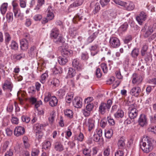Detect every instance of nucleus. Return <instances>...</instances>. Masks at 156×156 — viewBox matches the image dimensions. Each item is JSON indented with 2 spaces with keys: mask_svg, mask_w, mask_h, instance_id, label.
<instances>
[{
  "mask_svg": "<svg viewBox=\"0 0 156 156\" xmlns=\"http://www.w3.org/2000/svg\"><path fill=\"white\" fill-rule=\"evenodd\" d=\"M98 49V46L97 44H95L91 46L90 48L91 55L94 56L98 54L99 51Z\"/></svg>",
  "mask_w": 156,
  "mask_h": 156,
  "instance_id": "5701e85b",
  "label": "nucleus"
},
{
  "mask_svg": "<svg viewBox=\"0 0 156 156\" xmlns=\"http://www.w3.org/2000/svg\"><path fill=\"white\" fill-rule=\"evenodd\" d=\"M141 91V89L139 87H133L130 90V94L136 97H138Z\"/></svg>",
  "mask_w": 156,
  "mask_h": 156,
  "instance_id": "6ab92c4d",
  "label": "nucleus"
},
{
  "mask_svg": "<svg viewBox=\"0 0 156 156\" xmlns=\"http://www.w3.org/2000/svg\"><path fill=\"white\" fill-rule=\"evenodd\" d=\"M110 0H101L100 3L102 6H104L108 4Z\"/></svg>",
  "mask_w": 156,
  "mask_h": 156,
  "instance_id": "338daca9",
  "label": "nucleus"
},
{
  "mask_svg": "<svg viewBox=\"0 0 156 156\" xmlns=\"http://www.w3.org/2000/svg\"><path fill=\"white\" fill-rule=\"evenodd\" d=\"M146 14L144 12H142L139 16L136 17V19L138 23L141 25L143 22L146 20Z\"/></svg>",
  "mask_w": 156,
  "mask_h": 156,
  "instance_id": "dca6fc26",
  "label": "nucleus"
},
{
  "mask_svg": "<svg viewBox=\"0 0 156 156\" xmlns=\"http://www.w3.org/2000/svg\"><path fill=\"white\" fill-rule=\"evenodd\" d=\"M82 59L84 60H87L89 58L88 54L87 52L82 53L81 55Z\"/></svg>",
  "mask_w": 156,
  "mask_h": 156,
  "instance_id": "09e8293b",
  "label": "nucleus"
},
{
  "mask_svg": "<svg viewBox=\"0 0 156 156\" xmlns=\"http://www.w3.org/2000/svg\"><path fill=\"white\" fill-rule=\"evenodd\" d=\"M147 49V45H144L143 46L141 50V54L142 56H144L145 55Z\"/></svg>",
  "mask_w": 156,
  "mask_h": 156,
  "instance_id": "603ef678",
  "label": "nucleus"
},
{
  "mask_svg": "<svg viewBox=\"0 0 156 156\" xmlns=\"http://www.w3.org/2000/svg\"><path fill=\"white\" fill-rule=\"evenodd\" d=\"M132 83L133 84L138 85L140 83L142 80V78L140 75L134 73L132 76Z\"/></svg>",
  "mask_w": 156,
  "mask_h": 156,
  "instance_id": "9d476101",
  "label": "nucleus"
},
{
  "mask_svg": "<svg viewBox=\"0 0 156 156\" xmlns=\"http://www.w3.org/2000/svg\"><path fill=\"white\" fill-rule=\"evenodd\" d=\"M42 18V15L41 14H37L35 15L33 17V19L36 21H39Z\"/></svg>",
  "mask_w": 156,
  "mask_h": 156,
  "instance_id": "de8ad7c7",
  "label": "nucleus"
},
{
  "mask_svg": "<svg viewBox=\"0 0 156 156\" xmlns=\"http://www.w3.org/2000/svg\"><path fill=\"white\" fill-rule=\"evenodd\" d=\"M59 80L57 79H53V80L51 82V83L54 86H57L58 85L59 83Z\"/></svg>",
  "mask_w": 156,
  "mask_h": 156,
  "instance_id": "5fc2aeb1",
  "label": "nucleus"
},
{
  "mask_svg": "<svg viewBox=\"0 0 156 156\" xmlns=\"http://www.w3.org/2000/svg\"><path fill=\"white\" fill-rule=\"evenodd\" d=\"M90 112L88 110H87L86 108H85L82 110V112L84 116L86 117L90 115Z\"/></svg>",
  "mask_w": 156,
  "mask_h": 156,
  "instance_id": "6e6d98bb",
  "label": "nucleus"
},
{
  "mask_svg": "<svg viewBox=\"0 0 156 156\" xmlns=\"http://www.w3.org/2000/svg\"><path fill=\"white\" fill-rule=\"evenodd\" d=\"M93 30H90L89 34L90 36L87 39V41L89 43H91L97 37L98 34V31L95 27L92 28Z\"/></svg>",
  "mask_w": 156,
  "mask_h": 156,
  "instance_id": "0eeeda50",
  "label": "nucleus"
},
{
  "mask_svg": "<svg viewBox=\"0 0 156 156\" xmlns=\"http://www.w3.org/2000/svg\"><path fill=\"white\" fill-rule=\"evenodd\" d=\"M59 31L57 28L53 29L51 31L50 36L53 38V41L56 43H64L65 39L61 35H59Z\"/></svg>",
  "mask_w": 156,
  "mask_h": 156,
  "instance_id": "7ed1b4c3",
  "label": "nucleus"
},
{
  "mask_svg": "<svg viewBox=\"0 0 156 156\" xmlns=\"http://www.w3.org/2000/svg\"><path fill=\"white\" fill-rule=\"evenodd\" d=\"M24 133L25 129L24 128L21 126L16 127L14 131V135L17 136L23 135Z\"/></svg>",
  "mask_w": 156,
  "mask_h": 156,
  "instance_id": "ddd939ff",
  "label": "nucleus"
},
{
  "mask_svg": "<svg viewBox=\"0 0 156 156\" xmlns=\"http://www.w3.org/2000/svg\"><path fill=\"white\" fill-rule=\"evenodd\" d=\"M101 66L104 73H107L108 71L107 65L105 63H103L101 64Z\"/></svg>",
  "mask_w": 156,
  "mask_h": 156,
  "instance_id": "a18cd8bd",
  "label": "nucleus"
},
{
  "mask_svg": "<svg viewBox=\"0 0 156 156\" xmlns=\"http://www.w3.org/2000/svg\"><path fill=\"white\" fill-rule=\"evenodd\" d=\"M155 144L156 141L153 138L145 136L141 143V148L144 152L147 153L152 151Z\"/></svg>",
  "mask_w": 156,
  "mask_h": 156,
  "instance_id": "f257e3e1",
  "label": "nucleus"
},
{
  "mask_svg": "<svg viewBox=\"0 0 156 156\" xmlns=\"http://www.w3.org/2000/svg\"><path fill=\"white\" fill-rule=\"evenodd\" d=\"M139 125L142 127L146 126L147 124V119L146 115L144 114H141L138 120Z\"/></svg>",
  "mask_w": 156,
  "mask_h": 156,
  "instance_id": "1a4fd4ad",
  "label": "nucleus"
},
{
  "mask_svg": "<svg viewBox=\"0 0 156 156\" xmlns=\"http://www.w3.org/2000/svg\"><path fill=\"white\" fill-rule=\"evenodd\" d=\"M84 138V136L82 133H80L79 134L75 137V140L78 141L82 142Z\"/></svg>",
  "mask_w": 156,
  "mask_h": 156,
  "instance_id": "49530a36",
  "label": "nucleus"
},
{
  "mask_svg": "<svg viewBox=\"0 0 156 156\" xmlns=\"http://www.w3.org/2000/svg\"><path fill=\"white\" fill-rule=\"evenodd\" d=\"M107 119L108 123L109 125L113 126L115 124V121L113 119L111 118L110 117H108Z\"/></svg>",
  "mask_w": 156,
  "mask_h": 156,
  "instance_id": "4d7b16f0",
  "label": "nucleus"
},
{
  "mask_svg": "<svg viewBox=\"0 0 156 156\" xmlns=\"http://www.w3.org/2000/svg\"><path fill=\"white\" fill-rule=\"evenodd\" d=\"M13 12L14 14V16L15 18L20 19L23 20V13H22L20 10L18 8L14 9H13Z\"/></svg>",
  "mask_w": 156,
  "mask_h": 156,
  "instance_id": "aec40b11",
  "label": "nucleus"
},
{
  "mask_svg": "<svg viewBox=\"0 0 156 156\" xmlns=\"http://www.w3.org/2000/svg\"><path fill=\"white\" fill-rule=\"evenodd\" d=\"M54 148L57 151L61 152L64 150L62 144L60 142H56L55 144Z\"/></svg>",
  "mask_w": 156,
  "mask_h": 156,
  "instance_id": "b1692460",
  "label": "nucleus"
},
{
  "mask_svg": "<svg viewBox=\"0 0 156 156\" xmlns=\"http://www.w3.org/2000/svg\"><path fill=\"white\" fill-rule=\"evenodd\" d=\"M48 76V72L47 71H46L45 73H43L41 76V79H40V82L41 83H44Z\"/></svg>",
  "mask_w": 156,
  "mask_h": 156,
  "instance_id": "c9c22d12",
  "label": "nucleus"
},
{
  "mask_svg": "<svg viewBox=\"0 0 156 156\" xmlns=\"http://www.w3.org/2000/svg\"><path fill=\"white\" fill-rule=\"evenodd\" d=\"M44 100L45 102L49 101V105L51 107L56 106L58 101L56 98L54 96H51L50 93H48L45 95Z\"/></svg>",
  "mask_w": 156,
  "mask_h": 156,
  "instance_id": "39448f33",
  "label": "nucleus"
},
{
  "mask_svg": "<svg viewBox=\"0 0 156 156\" xmlns=\"http://www.w3.org/2000/svg\"><path fill=\"white\" fill-rule=\"evenodd\" d=\"M8 5L7 3H4L1 5L0 10L2 14H4L7 11Z\"/></svg>",
  "mask_w": 156,
  "mask_h": 156,
  "instance_id": "7c9ffc66",
  "label": "nucleus"
},
{
  "mask_svg": "<svg viewBox=\"0 0 156 156\" xmlns=\"http://www.w3.org/2000/svg\"><path fill=\"white\" fill-rule=\"evenodd\" d=\"M118 145L120 148L123 147L125 145V143L124 141L122 140H119L118 141Z\"/></svg>",
  "mask_w": 156,
  "mask_h": 156,
  "instance_id": "13d9d810",
  "label": "nucleus"
},
{
  "mask_svg": "<svg viewBox=\"0 0 156 156\" xmlns=\"http://www.w3.org/2000/svg\"><path fill=\"white\" fill-rule=\"evenodd\" d=\"M20 48L21 49L26 50L28 48V44L27 41L25 39H21L20 41Z\"/></svg>",
  "mask_w": 156,
  "mask_h": 156,
  "instance_id": "412c9836",
  "label": "nucleus"
},
{
  "mask_svg": "<svg viewBox=\"0 0 156 156\" xmlns=\"http://www.w3.org/2000/svg\"><path fill=\"white\" fill-rule=\"evenodd\" d=\"M30 118L24 115L22 116V120L23 122H25L26 123H27L29 122L30 120Z\"/></svg>",
  "mask_w": 156,
  "mask_h": 156,
  "instance_id": "864d4df0",
  "label": "nucleus"
},
{
  "mask_svg": "<svg viewBox=\"0 0 156 156\" xmlns=\"http://www.w3.org/2000/svg\"><path fill=\"white\" fill-rule=\"evenodd\" d=\"M13 86L12 84L11 81L6 80L5 81L3 86V88L4 90H7L8 91H11Z\"/></svg>",
  "mask_w": 156,
  "mask_h": 156,
  "instance_id": "f3484780",
  "label": "nucleus"
},
{
  "mask_svg": "<svg viewBox=\"0 0 156 156\" xmlns=\"http://www.w3.org/2000/svg\"><path fill=\"white\" fill-rule=\"evenodd\" d=\"M112 102L110 99L108 100L107 102H102L100 104L98 112L100 114H104L107 111H109L111 106L112 105Z\"/></svg>",
  "mask_w": 156,
  "mask_h": 156,
  "instance_id": "20e7f679",
  "label": "nucleus"
},
{
  "mask_svg": "<svg viewBox=\"0 0 156 156\" xmlns=\"http://www.w3.org/2000/svg\"><path fill=\"white\" fill-rule=\"evenodd\" d=\"M9 47L11 49L14 50H16L18 48V44L15 41H12L10 44Z\"/></svg>",
  "mask_w": 156,
  "mask_h": 156,
  "instance_id": "c756f323",
  "label": "nucleus"
},
{
  "mask_svg": "<svg viewBox=\"0 0 156 156\" xmlns=\"http://www.w3.org/2000/svg\"><path fill=\"white\" fill-rule=\"evenodd\" d=\"M128 25L127 23H125L119 28V30L122 32L126 31Z\"/></svg>",
  "mask_w": 156,
  "mask_h": 156,
  "instance_id": "79ce46f5",
  "label": "nucleus"
},
{
  "mask_svg": "<svg viewBox=\"0 0 156 156\" xmlns=\"http://www.w3.org/2000/svg\"><path fill=\"white\" fill-rule=\"evenodd\" d=\"M28 101L31 104L34 105L36 102L37 99L34 97H31L28 99Z\"/></svg>",
  "mask_w": 156,
  "mask_h": 156,
  "instance_id": "052dcab7",
  "label": "nucleus"
},
{
  "mask_svg": "<svg viewBox=\"0 0 156 156\" xmlns=\"http://www.w3.org/2000/svg\"><path fill=\"white\" fill-rule=\"evenodd\" d=\"M51 143L49 141H47L44 143L42 146V148L45 150L51 147Z\"/></svg>",
  "mask_w": 156,
  "mask_h": 156,
  "instance_id": "ea45409f",
  "label": "nucleus"
},
{
  "mask_svg": "<svg viewBox=\"0 0 156 156\" xmlns=\"http://www.w3.org/2000/svg\"><path fill=\"white\" fill-rule=\"evenodd\" d=\"M56 114L54 110L52 111L50 113L48 117V120L49 123L52 124L55 121V118Z\"/></svg>",
  "mask_w": 156,
  "mask_h": 156,
  "instance_id": "cd10ccee",
  "label": "nucleus"
},
{
  "mask_svg": "<svg viewBox=\"0 0 156 156\" xmlns=\"http://www.w3.org/2000/svg\"><path fill=\"white\" fill-rule=\"evenodd\" d=\"M145 30V33L144 34V37H147L150 35L153 32V30L151 27H147L145 26L142 29V31Z\"/></svg>",
  "mask_w": 156,
  "mask_h": 156,
  "instance_id": "a211bd4d",
  "label": "nucleus"
},
{
  "mask_svg": "<svg viewBox=\"0 0 156 156\" xmlns=\"http://www.w3.org/2000/svg\"><path fill=\"white\" fill-rule=\"evenodd\" d=\"M114 2L116 4L123 7L124 2L121 1L120 0H114Z\"/></svg>",
  "mask_w": 156,
  "mask_h": 156,
  "instance_id": "680f3d73",
  "label": "nucleus"
},
{
  "mask_svg": "<svg viewBox=\"0 0 156 156\" xmlns=\"http://www.w3.org/2000/svg\"><path fill=\"white\" fill-rule=\"evenodd\" d=\"M6 19L9 22H12L13 20V14L12 12H9L6 14Z\"/></svg>",
  "mask_w": 156,
  "mask_h": 156,
  "instance_id": "37998d69",
  "label": "nucleus"
},
{
  "mask_svg": "<svg viewBox=\"0 0 156 156\" xmlns=\"http://www.w3.org/2000/svg\"><path fill=\"white\" fill-rule=\"evenodd\" d=\"M83 0H77L70 5L69 6L70 8H75L81 5L83 3Z\"/></svg>",
  "mask_w": 156,
  "mask_h": 156,
  "instance_id": "c85d7f7f",
  "label": "nucleus"
},
{
  "mask_svg": "<svg viewBox=\"0 0 156 156\" xmlns=\"http://www.w3.org/2000/svg\"><path fill=\"white\" fill-rule=\"evenodd\" d=\"M75 71L73 68H69L67 76L68 77L71 78L73 77L75 75Z\"/></svg>",
  "mask_w": 156,
  "mask_h": 156,
  "instance_id": "473e14b6",
  "label": "nucleus"
},
{
  "mask_svg": "<svg viewBox=\"0 0 156 156\" xmlns=\"http://www.w3.org/2000/svg\"><path fill=\"white\" fill-rule=\"evenodd\" d=\"M91 150L88 148H86L83 150V153L85 156L90 154Z\"/></svg>",
  "mask_w": 156,
  "mask_h": 156,
  "instance_id": "3c124183",
  "label": "nucleus"
},
{
  "mask_svg": "<svg viewBox=\"0 0 156 156\" xmlns=\"http://www.w3.org/2000/svg\"><path fill=\"white\" fill-rule=\"evenodd\" d=\"M113 134V131L111 129L108 130L105 132V136L106 138H111Z\"/></svg>",
  "mask_w": 156,
  "mask_h": 156,
  "instance_id": "4c0bfd02",
  "label": "nucleus"
},
{
  "mask_svg": "<svg viewBox=\"0 0 156 156\" xmlns=\"http://www.w3.org/2000/svg\"><path fill=\"white\" fill-rule=\"evenodd\" d=\"M11 122L13 124H17L19 123V119L17 117H12V119Z\"/></svg>",
  "mask_w": 156,
  "mask_h": 156,
  "instance_id": "69168bd1",
  "label": "nucleus"
},
{
  "mask_svg": "<svg viewBox=\"0 0 156 156\" xmlns=\"http://www.w3.org/2000/svg\"><path fill=\"white\" fill-rule=\"evenodd\" d=\"M73 104L76 108H80L82 105V99L80 97H75L73 101Z\"/></svg>",
  "mask_w": 156,
  "mask_h": 156,
  "instance_id": "f8f14e48",
  "label": "nucleus"
},
{
  "mask_svg": "<svg viewBox=\"0 0 156 156\" xmlns=\"http://www.w3.org/2000/svg\"><path fill=\"white\" fill-rule=\"evenodd\" d=\"M52 72L55 74L61 73L62 72V69L60 67L55 66L52 69Z\"/></svg>",
  "mask_w": 156,
  "mask_h": 156,
  "instance_id": "2f4dec72",
  "label": "nucleus"
},
{
  "mask_svg": "<svg viewBox=\"0 0 156 156\" xmlns=\"http://www.w3.org/2000/svg\"><path fill=\"white\" fill-rule=\"evenodd\" d=\"M39 152L38 149L32 148L31 155L32 156H37L38 155Z\"/></svg>",
  "mask_w": 156,
  "mask_h": 156,
  "instance_id": "a19ab883",
  "label": "nucleus"
},
{
  "mask_svg": "<svg viewBox=\"0 0 156 156\" xmlns=\"http://www.w3.org/2000/svg\"><path fill=\"white\" fill-rule=\"evenodd\" d=\"M95 122L94 120L91 118L85 120L83 124L88 128V131H91L94 129L95 127Z\"/></svg>",
  "mask_w": 156,
  "mask_h": 156,
  "instance_id": "423d86ee",
  "label": "nucleus"
},
{
  "mask_svg": "<svg viewBox=\"0 0 156 156\" xmlns=\"http://www.w3.org/2000/svg\"><path fill=\"white\" fill-rule=\"evenodd\" d=\"M68 45L67 44L64 43L63 45L60 48L61 49V53L63 55L58 57V62L61 65H64L68 61V59L66 56H71L73 54V51L68 48Z\"/></svg>",
  "mask_w": 156,
  "mask_h": 156,
  "instance_id": "f03ea898",
  "label": "nucleus"
},
{
  "mask_svg": "<svg viewBox=\"0 0 156 156\" xmlns=\"http://www.w3.org/2000/svg\"><path fill=\"white\" fill-rule=\"evenodd\" d=\"M114 115L115 118H122L124 115V112L121 110H118Z\"/></svg>",
  "mask_w": 156,
  "mask_h": 156,
  "instance_id": "f704fd0d",
  "label": "nucleus"
},
{
  "mask_svg": "<svg viewBox=\"0 0 156 156\" xmlns=\"http://www.w3.org/2000/svg\"><path fill=\"white\" fill-rule=\"evenodd\" d=\"M73 98V94L72 93L68 94L66 96L65 100L66 102L70 103L72 101Z\"/></svg>",
  "mask_w": 156,
  "mask_h": 156,
  "instance_id": "e433bc0d",
  "label": "nucleus"
},
{
  "mask_svg": "<svg viewBox=\"0 0 156 156\" xmlns=\"http://www.w3.org/2000/svg\"><path fill=\"white\" fill-rule=\"evenodd\" d=\"M80 12L77 14L73 18V20L74 21L76 19H78L80 20H81L84 19L85 20L86 19V18L84 16V14L85 12H83V9H80Z\"/></svg>",
  "mask_w": 156,
  "mask_h": 156,
  "instance_id": "4be33fe9",
  "label": "nucleus"
},
{
  "mask_svg": "<svg viewBox=\"0 0 156 156\" xmlns=\"http://www.w3.org/2000/svg\"><path fill=\"white\" fill-rule=\"evenodd\" d=\"M5 41L6 43H8L11 40V37L10 34L7 32L5 33Z\"/></svg>",
  "mask_w": 156,
  "mask_h": 156,
  "instance_id": "8fccbe9b",
  "label": "nucleus"
},
{
  "mask_svg": "<svg viewBox=\"0 0 156 156\" xmlns=\"http://www.w3.org/2000/svg\"><path fill=\"white\" fill-rule=\"evenodd\" d=\"M139 53V49L138 48H135L132 51L131 55L133 57L136 58L138 56Z\"/></svg>",
  "mask_w": 156,
  "mask_h": 156,
  "instance_id": "72a5a7b5",
  "label": "nucleus"
},
{
  "mask_svg": "<svg viewBox=\"0 0 156 156\" xmlns=\"http://www.w3.org/2000/svg\"><path fill=\"white\" fill-rule=\"evenodd\" d=\"M93 104L92 103L88 104L86 106V108L87 110L91 112L93 108Z\"/></svg>",
  "mask_w": 156,
  "mask_h": 156,
  "instance_id": "bf43d9fd",
  "label": "nucleus"
},
{
  "mask_svg": "<svg viewBox=\"0 0 156 156\" xmlns=\"http://www.w3.org/2000/svg\"><path fill=\"white\" fill-rule=\"evenodd\" d=\"M133 104H132L129 107V116L131 119H134L136 118L138 114L137 110L133 108Z\"/></svg>",
  "mask_w": 156,
  "mask_h": 156,
  "instance_id": "6e6552de",
  "label": "nucleus"
},
{
  "mask_svg": "<svg viewBox=\"0 0 156 156\" xmlns=\"http://www.w3.org/2000/svg\"><path fill=\"white\" fill-rule=\"evenodd\" d=\"M43 126L41 124L37 123L35 124L34 126V129L36 130V135L37 136L38 133H40L41 130L43 129Z\"/></svg>",
  "mask_w": 156,
  "mask_h": 156,
  "instance_id": "a878e982",
  "label": "nucleus"
},
{
  "mask_svg": "<svg viewBox=\"0 0 156 156\" xmlns=\"http://www.w3.org/2000/svg\"><path fill=\"white\" fill-rule=\"evenodd\" d=\"M123 7L127 10L131 11L134 9L135 5L133 2L131 1H129L128 2H124Z\"/></svg>",
  "mask_w": 156,
  "mask_h": 156,
  "instance_id": "4468645a",
  "label": "nucleus"
},
{
  "mask_svg": "<svg viewBox=\"0 0 156 156\" xmlns=\"http://www.w3.org/2000/svg\"><path fill=\"white\" fill-rule=\"evenodd\" d=\"M110 152V149L109 147H107L104 152V154L105 156H108Z\"/></svg>",
  "mask_w": 156,
  "mask_h": 156,
  "instance_id": "e2e57ef3",
  "label": "nucleus"
},
{
  "mask_svg": "<svg viewBox=\"0 0 156 156\" xmlns=\"http://www.w3.org/2000/svg\"><path fill=\"white\" fill-rule=\"evenodd\" d=\"M64 114L67 117L71 118L73 117V112L70 109H66L64 112Z\"/></svg>",
  "mask_w": 156,
  "mask_h": 156,
  "instance_id": "58836bf2",
  "label": "nucleus"
},
{
  "mask_svg": "<svg viewBox=\"0 0 156 156\" xmlns=\"http://www.w3.org/2000/svg\"><path fill=\"white\" fill-rule=\"evenodd\" d=\"M57 95L60 98L63 97L65 94V91L64 89H60L57 92Z\"/></svg>",
  "mask_w": 156,
  "mask_h": 156,
  "instance_id": "c03bdc74",
  "label": "nucleus"
},
{
  "mask_svg": "<svg viewBox=\"0 0 156 156\" xmlns=\"http://www.w3.org/2000/svg\"><path fill=\"white\" fill-rule=\"evenodd\" d=\"M47 17L49 20H52L55 16L53 9L51 5H49L47 10Z\"/></svg>",
  "mask_w": 156,
  "mask_h": 156,
  "instance_id": "2eb2a0df",
  "label": "nucleus"
},
{
  "mask_svg": "<svg viewBox=\"0 0 156 156\" xmlns=\"http://www.w3.org/2000/svg\"><path fill=\"white\" fill-rule=\"evenodd\" d=\"M109 43L110 46L114 48L119 47L120 45V42L119 39L116 37H111Z\"/></svg>",
  "mask_w": 156,
  "mask_h": 156,
  "instance_id": "9b49d317",
  "label": "nucleus"
},
{
  "mask_svg": "<svg viewBox=\"0 0 156 156\" xmlns=\"http://www.w3.org/2000/svg\"><path fill=\"white\" fill-rule=\"evenodd\" d=\"M73 66L78 70H80L82 69V66L79 63L78 60L76 59H74L72 62Z\"/></svg>",
  "mask_w": 156,
  "mask_h": 156,
  "instance_id": "393cba45",
  "label": "nucleus"
},
{
  "mask_svg": "<svg viewBox=\"0 0 156 156\" xmlns=\"http://www.w3.org/2000/svg\"><path fill=\"white\" fill-rule=\"evenodd\" d=\"M149 131L153 132L154 133H156V126H151L148 129Z\"/></svg>",
  "mask_w": 156,
  "mask_h": 156,
  "instance_id": "0e129e2a",
  "label": "nucleus"
},
{
  "mask_svg": "<svg viewBox=\"0 0 156 156\" xmlns=\"http://www.w3.org/2000/svg\"><path fill=\"white\" fill-rule=\"evenodd\" d=\"M9 144V142L7 140L5 141L2 144L0 149L2 152H4L6 151L8 147Z\"/></svg>",
  "mask_w": 156,
  "mask_h": 156,
  "instance_id": "bb28decb",
  "label": "nucleus"
},
{
  "mask_svg": "<svg viewBox=\"0 0 156 156\" xmlns=\"http://www.w3.org/2000/svg\"><path fill=\"white\" fill-rule=\"evenodd\" d=\"M13 155V151L11 149L5 153V156H12Z\"/></svg>",
  "mask_w": 156,
  "mask_h": 156,
  "instance_id": "774afa93",
  "label": "nucleus"
}]
</instances>
